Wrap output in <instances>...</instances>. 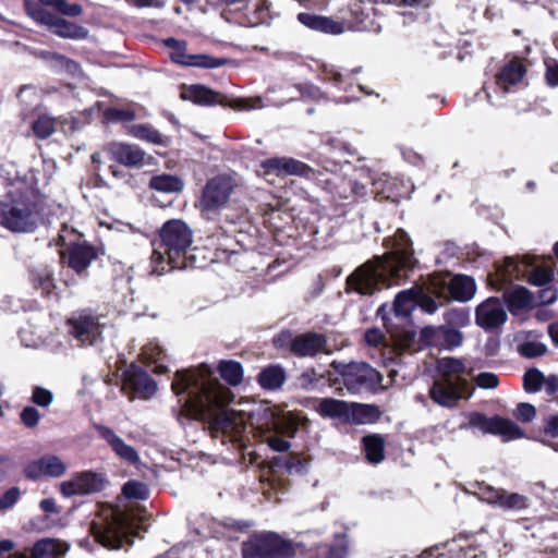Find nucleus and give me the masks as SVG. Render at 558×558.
<instances>
[{"label": "nucleus", "instance_id": "f257e3e1", "mask_svg": "<svg viewBox=\"0 0 558 558\" xmlns=\"http://www.w3.org/2000/svg\"><path fill=\"white\" fill-rule=\"evenodd\" d=\"M171 387L177 396L185 395L182 407L187 416L207 421L216 437L221 434L233 442L241 440L246 428L245 418L234 410L226 409L234 396L214 376L207 364L177 371Z\"/></svg>", "mask_w": 558, "mask_h": 558}, {"label": "nucleus", "instance_id": "f03ea898", "mask_svg": "<svg viewBox=\"0 0 558 558\" xmlns=\"http://www.w3.org/2000/svg\"><path fill=\"white\" fill-rule=\"evenodd\" d=\"M44 197L32 171L9 179L0 198V225L15 233H32L44 221Z\"/></svg>", "mask_w": 558, "mask_h": 558}, {"label": "nucleus", "instance_id": "7ed1b4c3", "mask_svg": "<svg viewBox=\"0 0 558 558\" xmlns=\"http://www.w3.org/2000/svg\"><path fill=\"white\" fill-rule=\"evenodd\" d=\"M392 251L360 266L348 278V284L361 294H373L377 289L390 287L402 278V271L413 268L412 242L405 231L398 229L391 239Z\"/></svg>", "mask_w": 558, "mask_h": 558}, {"label": "nucleus", "instance_id": "20e7f679", "mask_svg": "<svg viewBox=\"0 0 558 558\" xmlns=\"http://www.w3.org/2000/svg\"><path fill=\"white\" fill-rule=\"evenodd\" d=\"M161 245L151 255L153 275L161 276L170 269L185 268V257L193 243V231L182 220L167 221L160 230Z\"/></svg>", "mask_w": 558, "mask_h": 558}, {"label": "nucleus", "instance_id": "39448f33", "mask_svg": "<svg viewBox=\"0 0 558 558\" xmlns=\"http://www.w3.org/2000/svg\"><path fill=\"white\" fill-rule=\"evenodd\" d=\"M90 533L98 544L108 549L132 545V537L138 534L135 530V519L113 507L100 510L90 523Z\"/></svg>", "mask_w": 558, "mask_h": 558}, {"label": "nucleus", "instance_id": "423d86ee", "mask_svg": "<svg viewBox=\"0 0 558 558\" xmlns=\"http://www.w3.org/2000/svg\"><path fill=\"white\" fill-rule=\"evenodd\" d=\"M243 558H293V543L275 532L252 535L242 545Z\"/></svg>", "mask_w": 558, "mask_h": 558}, {"label": "nucleus", "instance_id": "0eeeda50", "mask_svg": "<svg viewBox=\"0 0 558 558\" xmlns=\"http://www.w3.org/2000/svg\"><path fill=\"white\" fill-rule=\"evenodd\" d=\"M331 367L342 377L344 387L351 393L374 389L381 380L379 373L363 362L332 361Z\"/></svg>", "mask_w": 558, "mask_h": 558}, {"label": "nucleus", "instance_id": "6e6552de", "mask_svg": "<svg viewBox=\"0 0 558 558\" xmlns=\"http://www.w3.org/2000/svg\"><path fill=\"white\" fill-rule=\"evenodd\" d=\"M234 187V181L228 175H217L210 179L203 190L201 199L203 217L208 220L214 219L217 211L228 204Z\"/></svg>", "mask_w": 558, "mask_h": 558}, {"label": "nucleus", "instance_id": "1a4fd4ad", "mask_svg": "<svg viewBox=\"0 0 558 558\" xmlns=\"http://www.w3.org/2000/svg\"><path fill=\"white\" fill-rule=\"evenodd\" d=\"M262 426L268 432H274L266 438L268 446L277 452H286L290 449L291 444L289 440L283 439L280 435L294 437L298 430V424L289 416L280 415L271 407H266L262 414Z\"/></svg>", "mask_w": 558, "mask_h": 558}, {"label": "nucleus", "instance_id": "9d476101", "mask_svg": "<svg viewBox=\"0 0 558 558\" xmlns=\"http://www.w3.org/2000/svg\"><path fill=\"white\" fill-rule=\"evenodd\" d=\"M531 303L532 295L523 287L515 288L509 293H504L502 301L490 296V329L506 323V306L512 314H515L518 311L529 307Z\"/></svg>", "mask_w": 558, "mask_h": 558}, {"label": "nucleus", "instance_id": "9b49d317", "mask_svg": "<svg viewBox=\"0 0 558 558\" xmlns=\"http://www.w3.org/2000/svg\"><path fill=\"white\" fill-rule=\"evenodd\" d=\"M428 292L438 298L451 296L457 301H468L475 293L474 280L468 276L435 277L427 287Z\"/></svg>", "mask_w": 558, "mask_h": 558}, {"label": "nucleus", "instance_id": "f8f14e48", "mask_svg": "<svg viewBox=\"0 0 558 558\" xmlns=\"http://www.w3.org/2000/svg\"><path fill=\"white\" fill-rule=\"evenodd\" d=\"M107 484L104 474L84 471L73 474L59 484V490L65 498L86 496L101 492Z\"/></svg>", "mask_w": 558, "mask_h": 558}, {"label": "nucleus", "instance_id": "ddd939ff", "mask_svg": "<svg viewBox=\"0 0 558 558\" xmlns=\"http://www.w3.org/2000/svg\"><path fill=\"white\" fill-rule=\"evenodd\" d=\"M470 396L468 381H448V379L437 378L429 389L430 399L444 408H453L461 399Z\"/></svg>", "mask_w": 558, "mask_h": 558}, {"label": "nucleus", "instance_id": "4468645a", "mask_svg": "<svg viewBox=\"0 0 558 558\" xmlns=\"http://www.w3.org/2000/svg\"><path fill=\"white\" fill-rule=\"evenodd\" d=\"M165 46L170 48V59L183 66H198L215 69L226 63L225 59L211 58L207 54L186 53L187 44L185 40H178L174 37H168L163 40Z\"/></svg>", "mask_w": 558, "mask_h": 558}, {"label": "nucleus", "instance_id": "2eb2a0df", "mask_svg": "<svg viewBox=\"0 0 558 558\" xmlns=\"http://www.w3.org/2000/svg\"><path fill=\"white\" fill-rule=\"evenodd\" d=\"M122 383V390L129 396L130 400H133L132 395L148 400L157 391L155 380L146 372L133 364L123 373Z\"/></svg>", "mask_w": 558, "mask_h": 558}, {"label": "nucleus", "instance_id": "dca6fc26", "mask_svg": "<svg viewBox=\"0 0 558 558\" xmlns=\"http://www.w3.org/2000/svg\"><path fill=\"white\" fill-rule=\"evenodd\" d=\"M68 471V465L54 454H45L28 462L24 468V475L33 481L41 477H61Z\"/></svg>", "mask_w": 558, "mask_h": 558}, {"label": "nucleus", "instance_id": "f3484780", "mask_svg": "<svg viewBox=\"0 0 558 558\" xmlns=\"http://www.w3.org/2000/svg\"><path fill=\"white\" fill-rule=\"evenodd\" d=\"M61 258L77 275H83L97 258V251L87 243H71L61 252Z\"/></svg>", "mask_w": 558, "mask_h": 558}, {"label": "nucleus", "instance_id": "a211bd4d", "mask_svg": "<svg viewBox=\"0 0 558 558\" xmlns=\"http://www.w3.org/2000/svg\"><path fill=\"white\" fill-rule=\"evenodd\" d=\"M106 150L113 160L129 168H138L146 163V153L134 144L112 142L107 145Z\"/></svg>", "mask_w": 558, "mask_h": 558}, {"label": "nucleus", "instance_id": "6ab92c4d", "mask_svg": "<svg viewBox=\"0 0 558 558\" xmlns=\"http://www.w3.org/2000/svg\"><path fill=\"white\" fill-rule=\"evenodd\" d=\"M95 429L117 457L131 464L140 462V456L135 448L125 444V441L112 428L99 424L95 426Z\"/></svg>", "mask_w": 558, "mask_h": 558}, {"label": "nucleus", "instance_id": "aec40b11", "mask_svg": "<svg viewBox=\"0 0 558 558\" xmlns=\"http://www.w3.org/2000/svg\"><path fill=\"white\" fill-rule=\"evenodd\" d=\"M533 264L534 258L531 256H523L520 260L513 257H505L502 263H494L496 280L501 283H507L513 279H519L525 276L527 268L532 267Z\"/></svg>", "mask_w": 558, "mask_h": 558}, {"label": "nucleus", "instance_id": "412c9836", "mask_svg": "<svg viewBox=\"0 0 558 558\" xmlns=\"http://www.w3.org/2000/svg\"><path fill=\"white\" fill-rule=\"evenodd\" d=\"M327 339L317 332H305L294 337L290 342L291 352L299 357L315 356L326 350Z\"/></svg>", "mask_w": 558, "mask_h": 558}, {"label": "nucleus", "instance_id": "4be33fe9", "mask_svg": "<svg viewBox=\"0 0 558 558\" xmlns=\"http://www.w3.org/2000/svg\"><path fill=\"white\" fill-rule=\"evenodd\" d=\"M70 333L82 344H95L101 333V327L97 318L89 315H82L69 320Z\"/></svg>", "mask_w": 558, "mask_h": 558}, {"label": "nucleus", "instance_id": "5701e85b", "mask_svg": "<svg viewBox=\"0 0 558 558\" xmlns=\"http://www.w3.org/2000/svg\"><path fill=\"white\" fill-rule=\"evenodd\" d=\"M263 167L269 173L277 175H307L312 169L304 162L294 158H270L263 162Z\"/></svg>", "mask_w": 558, "mask_h": 558}, {"label": "nucleus", "instance_id": "b1692460", "mask_svg": "<svg viewBox=\"0 0 558 558\" xmlns=\"http://www.w3.org/2000/svg\"><path fill=\"white\" fill-rule=\"evenodd\" d=\"M298 21L310 29L323 32L325 34L339 35L344 28L340 22L328 16L301 12L296 16Z\"/></svg>", "mask_w": 558, "mask_h": 558}, {"label": "nucleus", "instance_id": "393cba45", "mask_svg": "<svg viewBox=\"0 0 558 558\" xmlns=\"http://www.w3.org/2000/svg\"><path fill=\"white\" fill-rule=\"evenodd\" d=\"M526 69L522 61L514 59L504 65L500 73L496 75V84L505 93L511 90L512 86L521 83L525 76Z\"/></svg>", "mask_w": 558, "mask_h": 558}, {"label": "nucleus", "instance_id": "a878e982", "mask_svg": "<svg viewBox=\"0 0 558 558\" xmlns=\"http://www.w3.org/2000/svg\"><path fill=\"white\" fill-rule=\"evenodd\" d=\"M181 97L202 106H227L225 96L204 85H191L182 92Z\"/></svg>", "mask_w": 558, "mask_h": 558}, {"label": "nucleus", "instance_id": "bb28decb", "mask_svg": "<svg viewBox=\"0 0 558 558\" xmlns=\"http://www.w3.org/2000/svg\"><path fill=\"white\" fill-rule=\"evenodd\" d=\"M69 546L56 538H43L37 541L31 550V558H63Z\"/></svg>", "mask_w": 558, "mask_h": 558}, {"label": "nucleus", "instance_id": "cd10ccee", "mask_svg": "<svg viewBox=\"0 0 558 558\" xmlns=\"http://www.w3.org/2000/svg\"><path fill=\"white\" fill-rule=\"evenodd\" d=\"M381 412L373 404L349 403L347 422L352 424H373L380 418Z\"/></svg>", "mask_w": 558, "mask_h": 558}, {"label": "nucleus", "instance_id": "c85d7f7f", "mask_svg": "<svg viewBox=\"0 0 558 558\" xmlns=\"http://www.w3.org/2000/svg\"><path fill=\"white\" fill-rule=\"evenodd\" d=\"M541 337L538 331H523L519 335V339H521V343L518 345L519 353L524 357H538L546 353L547 347L537 341Z\"/></svg>", "mask_w": 558, "mask_h": 558}, {"label": "nucleus", "instance_id": "c756f323", "mask_svg": "<svg viewBox=\"0 0 558 558\" xmlns=\"http://www.w3.org/2000/svg\"><path fill=\"white\" fill-rule=\"evenodd\" d=\"M349 402L333 398L319 399L315 410L322 417L339 418L347 422Z\"/></svg>", "mask_w": 558, "mask_h": 558}, {"label": "nucleus", "instance_id": "7c9ffc66", "mask_svg": "<svg viewBox=\"0 0 558 558\" xmlns=\"http://www.w3.org/2000/svg\"><path fill=\"white\" fill-rule=\"evenodd\" d=\"M490 434L499 435L504 441L524 437V432L513 422L502 417H490Z\"/></svg>", "mask_w": 558, "mask_h": 558}, {"label": "nucleus", "instance_id": "2f4dec72", "mask_svg": "<svg viewBox=\"0 0 558 558\" xmlns=\"http://www.w3.org/2000/svg\"><path fill=\"white\" fill-rule=\"evenodd\" d=\"M490 505L506 510H520L526 507V498L520 494H508L505 490H497L490 486Z\"/></svg>", "mask_w": 558, "mask_h": 558}, {"label": "nucleus", "instance_id": "473e14b6", "mask_svg": "<svg viewBox=\"0 0 558 558\" xmlns=\"http://www.w3.org/2000/svg\"><path fill=\"white\" fill-rule=\"evenodd\" d=\"M437 369L438 379H448V381H468L462 374L465 371L463 362L454 357H442L438 360Z\"/></svg>", "mask_w": 558, "mask_h": 558}, {"label": "nucleus", "instance_id": "72a5a7b5", "mask_svg": "<svg viewBox=\"0 0 558 558\" xmlns=\"http://www.w3.org/2000/svg\"><path fill=\"white\" fill-rule=\"evenodd\" d=\"M257 381L265 389H278L286 381L284 368L280 365H269L258 374Z\"/></svg>", "mask_w": 558, "mask_h": 558}, {"label": "nucleus", "instance_id": "f704fd0d", "mask_svg": "<svg viewBox=\"0 0 558 558\" xmlns=\"http://www.w3.org/2000/svg\"><path fill=\"white\" fill-rule=\"evenodd\" d=\"M51 33L66 39H85L89 35L87 28L73 22L66 21L60 16L57 19Z\"/></svg>", "mask_w": 558, "mask_h": 558}, {"label": "nucleus", "instance_id": "c9c22d12", "mask_svg": "<svg viewBox=\"0 0 558 558\" xmlns=\"http://www.w3.org/2000/svg\"><path fill=\"white\" fill-rule=\"evenodd\" d=\"M417 290L410 289L399 292L393 302V314L397 317H407L416 306Z\"/></svg>", "mask_w": 558, "mask_h": 558}, {"label": "nucleus", "instance_id": "e433bc0d", "mask_svg": "<svg viewBox=\"0 0 558 558\" xmlns=\"http://www.w3.org/2000/svg\"><path fill=\"white\" fill-rule=\"evenodd\" d=\"M149 186L159 192L174 193L182 191L184 184L179 177L172 174H159L150 179Z\"/></svg>", "mask_w": 558, "mask_h": 558}, {"label": "nucleus", "instance_id": "4c0bfd02", "mask_svg": "<svg viewBox=\"0 0 558 558\" xmlns=\"http://www.w3.org/2000/svg\"><path fill=\"white\" fill-rule=\"evenodd\" d=\"M363 445L366 459L371 463H379L384 460V438L379 435H368L363 437Z\"/></svg>", "mask_w": 558, "mask_h": 558}, {"label": "nucleus", "instance_id": "58836bf2", "mask_svg": "<svg viewBox=\"0 0 558 558\" xmlns=\"http://www.w3.org/2000/svg\"><path fill=\"white\" fill-rule=\"evenodd\" d=\"M221 377L231 386H238L243 380V368L239 362L221 361L218 366Z\"/></svg>", "mask_w": 558, "mask_h": 558}, {"label": "nucleus", "instance_id": "ea45409f", "mask_svg": "<svg viewBox=\"0 0 558 558\" xmlns=\"http://www.w3.org/2000/svg\"><path fill=\"white\" fill-rule=\"evenodd\" d=\"M32 281L35 288L44 294H50L54 289L53 272L49 267H39L32 271Z\"/></svg>", "mask_w": 558, "mask_h": 558}, {"label": "nucleus", "instance_id": "a19ab883", "mask_svg": "<svg viewBox=\"0 0 558 558\" xmlns=\"http://www.w3.org/2000/svg\"><path fill=\"white\" fill-rule=\"evenodd\" d=\"M130 132L134 137L155 145L167 144L166 138L157 130L146 124H135Z\"/></svg>", "mask_w": 558, "mask_h": 558}, {"label": "nucleus", "instance_id": "79ce46f5", "mask_svg": "<svg viewBox=\"0 0 558 558\" xmlns=\"http://www.w3.org/2000/svg\"><path fill=\"white\" fill-rule=\"evenodd\" d=\"M349 554V542L345 534H337L335 541L323 553L320 558H347Z\"/></svg>", "mask_w": 558, "mask_h": 558}, {"label": "nucleus", "instance_id": "37998d69", "mask_svg": "<svg viewBox=\"0 0 558 558\" xmlns=\"http://www.w3.org/2000/svg\"><path fill=\"white\" fill-rule=\"evenodd\" d=\"M39 2L69 17H76L83 13V7L80 3H69L66 0H39Z\"/></svg>", "mask_w": 558, "mask_h": 558}, {"label": "nucleus", "instance_id": "c03bdc74", "mask_svg": "<svg viewBox=\"0 0 558 558\" xmlns=\"http://www.w3.org/2000/svg\"><path fill=\"white\" fill-rule=\"evenodd\" d=\"M32 129L38 138H48L56 131V120L47 114H41L33 122Z\"/></svg>", "mask_w": 558, "mask_h": 558}, {"label": "nucleus", "instance_id": "a18cd8bd", "mask_svg": "<svg viewBox=\"0 0 558 558\" xmlns=\"http://www.w3.org/2000/svg\"><path fill=\"white\" fill-rule=\"evenodd\" d=\"M545 375L537 368H530L524 373L523 387L526 392L535 393L543 388Z\"/></svg>", "mask_w": 558, "mask_h": 558}, {"label": "nucleus", "instance_id": "49530a36", "mask_svg": "<svg viewBox=\"0 0 558 558\" xmlns=\"http://www.w3.org/2000/svg\"><path fill=\"white\" fill-rule=\"evenodd\" d=\"M122 492L125 497L134 499H146L148 496V488L145 484L129 481L123 485Z\"/></svg>", "mask_w": 558, "mask_h": 558}, {"label": "nucleus", "instance_id": "de8ad7c7", "mask_svg": "<svg viewBox=\"0 0 558 558\" xmlns=\"http://www.w3.org/2000/svg\"><path fill=\"white\" fill-rule=\"evenodd\" d=\"M104 118L111 123L129 122L135 119V113L130 109L108 108L104 111Z\"/></svg>", "mask_w": 558, "mask_h": 558}, {"label": "nucleus", "instance_id": "09e8293b", "mask_svg": "<svg viewBox=\"0 0 558 558\" xmlns=\"http://www.w3.org/2000/svg\"><path fill=\"white\" fill-rule=\"evenodd\" d=\"M514 415L521 422L529 423L535 418L536 409L531 403L522 402L518 404Z\"/></svg>", "mask_w": 558, "mask_h": 558}, {"label": "nucleus", "instance_id": "8fccbe9b", "mask_svg": "<svg viewBox=\"0 0 558 558\" xmlns=\"http://www.w3.org/2000/svg\"><path fill=\"white\" fill-rule=\"evenodd\" d=\"M320 379L322 377H318L314 369H308L299 376L298 383L301 388L305 390H313L316 388Z\"/></svg>", "mask_w": 558, "mask_h": 558}, {"label": "nucleus", "instance_id": "3c124183", "mask_svg": "<svg viewBox=\"0 0 558 558\" xmlns=\"http://www.w3.org/2000/svg\"><path fill=\"white\" fill-rule=\"evenodd\" d=\"M551 271L544 268L536 267L532 269L530 274V282L538 287L545 286L551 280Z\"/></svg>", "mask_w": 558, "mask_h": 558}, {"label": "nucleus", "instance_id": "603ef678", "mask_svg": "<svg viewBox=\"0 0 558 558\" xmlns=\"http://www.w3.org/2000/svg\"><path fill=\"white\" fill-rule=\"evenodd\" d=\"M441 338L449 348L459 347L462 343V333L452 328L439 330Z\"/></svg>", "mask_w": 558, "mask_h": 558}, {"label": "nucleus", "instance_id": "864d4df0", "mask_svg": "<svg viewBox=\"0 0 558 558\" xmlns=\"http://www.w3.org/2000/svg\"><path fill=\"white\" fill-rule=\"evenodd\" d=\"M416 295V305H418L424 312L433 314L437 311V303L433 298L421 290H417Z\"/></svg>", "mask_w": 558, "mask_h": 558}, {"label": "nucleus", "instance_id": "5fc2aeb1", "mask_svg": "<svg viewBox=\"0 0 558 558\" xmlns=\"http://www.w3.org/2000/svg\"><path fill=\"white\" fill-rule=\"evenodd\" d=\"M32 400L37 405L48 407L53 400V395L47 389L37 387L33 391Z\"/></svg>", "mask_w": 558, "mask_h": 558}, {"label": "nucleus", "instance_id": "6e6d98bb", "mask_svg": "<svg viewBox=\"0 0 558 558\" xmlns=\"http://www.w3.org/2000/svg\"><path fill=\"white\" fill-rule=\"evenodd\" d=\"M40 418V413L36 408L26 407L21 413V420L27 427H35Z\"/></svg>", "mask_w": 558, "mask_h": 558}, {"label": "nucleus", "instance_id": "4d7b16f0", "mask_svg": "<svg viewBox=\"0 0 558 558\" xmlns=\"http://www.w3.org/2000/svg\"><path fill=\"white\" fill-rule=\"evenodd\" d=\"M59 16L50 13L47 10L40 9L34 13V19L41 25H45L48 27V29L51 32L53 28L54 23L57 22V19Z\"/></svg>", "mask_w": 558, "mask_h": 558}, {"label": "nucleus", "instance_id": "13d9d810", "mask_svg": "<svg viewBox=\"0 0 558 558\" xmlns=\"http://www.w3.org/2000/svg\"><path fill=\"white\" fill-rule=\"evenodd\" d=\"M543 432L546 436L558 438V412L544 420Z\"/></svg>", "mask_w": 558, "mask_h": 558}, {"label": "nucleus", "instance_id": "bf43d9fd", "mask_svg": "<svg viewBox=\"0 0 558 558\" xmlns=\"http://www.w3.org/2000/svg\"><path fill=\"white\" fill-rule=\"evenodd\" d=\"M21 490L19 487H11L1 496L2 505L5 510L11 509L20 499Z\"/></svg>", "mask_w": 558, "mask_h": 558}, {"label": "nucleus", "instance_id": "052dcab7", "mask_svg": "<svg viewBox=\"0 0 558 558\" xmlns=\"http://www.w3.org/2000/svg\"><path fill=\"white\" fill-rule=\"evenodd\" d=\"M476 323L484 330H488V300L484 301L476 310Z\"/></svg>", "mask_w": 558, "mask_h": 558}, {"label": "nucleus", "instance_id": "680f3d73", "mask_svg": "<svg viewBox=\"0 0 558 558\" xmlns=\"http://www.w3.org/2000/svg\"><path fill=\"white\" fill-rule=\"evenodd\" d=\"M469 423L472 427L480 428L483 432V434L488 433V420L485 415L480 413H472L470 415Z\"/></svg>", "mask_w": 558, "mask_h": 558}, {"label": "nucleus", "instance_id": "e2e57ef3", "mask_svg": "<svg viewBox=\"0 0 558 558\" xmlns=\"http://www.w3.org/2000/svg\"><path fill=\"white\" fill-rule=\"evenodd\" d=\"M545 77H546V82L549 86H551V87L558 86V63L557 62L547 64Z\"/></svg>", "mask_w": 558, "mask_h": 558}, {"label": "nucleus", "instance_id": "0e129e2a", "mask_svg": "<svg viewBox=\"0 0 558 558\" xmlns=\"http://www.w3.org/2000/svg\"><path fill=\"white\" fill-rule=\"evenodd\" d=\"M539 299L543 304H553L558 299V290L548 287L539 292Z\"/></svg>", "mask_w": 558, "mask_h": 558}, {"label": "nucleus", "instance_id": "69168bd1", "mask_svg": "<svg viewBox=\"0 0 558 558\" xmlns=\"http://www.w3.org/2000/svg\"><path fill=\"white\" fill-rule=\"evenodd\" d=\"M384 340V333L379 330V329H376V328H373V329H368L366 332H365V341L369 344V345H378L383 342Z\"/></svg>", "mask_w": 558, "mask_h": 558}, {"label": "nucleus", "instance_id": "338daca9", "mask_svg": "<svg viewBox=\"0 0 558 558\" xmlns=\"http://www.w3.org/2000/svg\"><path fill=\"white\" fill-rule=\"evenodd\" d=\"M543 387L548 395H554L558 391V375L550 374L545 376Z\"/></svg>", "mask_w": 558, "mask_h": 558}, {"label": "nucleus", "instance_id": "774afa93", "mask_svg": "<svg viewBox=\"0 0 558 558\" xmlns=\"http://www.w3.org/2000/svg\"><path fill=\"white\" fill-rule=\"evenodd\" d=\"M41 510L46 513H59L56 500L53 498L43 499L39 504Z\"/></svg>", "mask_w": 558, "mask_h": 558}]
</instances>
